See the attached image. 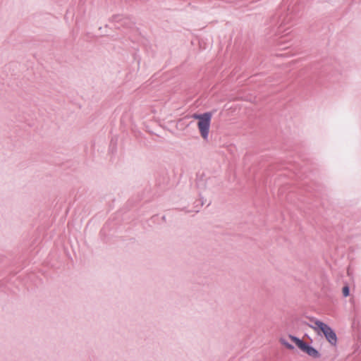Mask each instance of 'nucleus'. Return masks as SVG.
<instances>
[{
    "instance_id": "f257e3e1",
    "label": "nucleus",
    "mask_w": 361,
    "mask_h": 361,
    "mask_svg": "<svg viewBox=\"0 0 361 361\" xmlns=\"http://www.w3.org/2000/svg\"><path fill=\"white\" fill-rule=\"evenodd\" d=\"M292 16L287 12L277 13L271 19V23L273 25V30L276 35H281L289 29L286 27L289 24Z\"/></svg>"
},
{
    "instance_id": "f03ea898",
    "label": "nucleus",
    "mask_w": 361,
    "mask_h": 361,
    "mask_svg": "<svg viewBox=\"0 0 361 361\" xmlns=\"http://www.w3.org/2000/svg\"><path fill=\"white\" fill-rule=\"evenodd\" d=\"M314 326H311L319 334H322L325 338L332 345H336L337 343V336L334 330L329 326L327 324L315 319L314 321Z\"/></svg>"
},
{
    "instance_id": "7ed1b4c3",
    "label": "nucleus",
    "mask_w": 361,
    "mask_h": 361,
    "mask_svg": "<svg viewBox=\"0 0 361 361\" xmlns=\"http://www.w3.org/2000/svg\"><path fill=\"white\" fill-rule=\"evenodd\" d=\"M212 117V113L209 111L193 115V118L198 120V129L201 136L205 140L208 139Z\"/></svg>"
},
{
    "instance_id": "20e7f679",
    "label": "nucleus",
    "mask_w": 361,
    "mask_h": 361,
    "mask_svg": "<svg viewBox=\"0 0 361 361\" xmlns=\"http://www.w3.org/2000/svg\"><path fill=\"white\" fill-rule=\"evenodd\" d=\"M289 338L302 352L306 353L310 357L312 358H319L321 357V353L316 348L302 339L291 334L289 335Z\"/></svg>"
},
{
    "instance_id": "39448f33",
    "label": "nucleus",
    "mask_w": 361,
    "mask_h": 361,
    "mask_svg": "<svg viewBox=\"0 0 361 361\" xmlns=\"http://www.w3.org/2000/svg\"><path fill=\"white\" fill-rule=\"evenodd\" d=\"M208 178L206 177L204 173H197L196 177V185L200 192L204 190L207 188V182ZM200 198L201 201V206L204 204V197L200 193Z\"/></svg>"
},
{
    "instance_id": "423d86ee",
    "label": "nucleus",
    "mask_w": 361,
    "mask_h": 361,
    "mask_svg": "<svg viewBox=\"0 0 361 361\" xmlns=\"http://www.w3.org/2000/svg\"><path fill=\"white\" fill-rule=\"evenodd\" d=\"M280 342L282 345H283L285 347H286L289 350H293L295 347L290 344L289 342H288L285 338H281L280 339Z\"/></svg>"
},
{
    "instance_id": "0eeeda50",
    "label": "nucleus",
    "mask_w": 361,
    "mask_h": 361,
    "mask_svg": "<svg viewBox=\"0 0 361 361\" xmlns=\"http://www.w3.org/2000/svg\"><path fill=\"white\" fill-rule=\"evenodd\" d=\"M342 293L344 297H348L350 295V288L348 286L343 287Z\"/></svg>"
}]
</instances>
